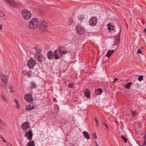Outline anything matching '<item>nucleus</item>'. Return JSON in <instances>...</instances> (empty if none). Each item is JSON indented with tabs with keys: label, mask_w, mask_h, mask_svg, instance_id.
Listing matches in <instances>:
<instances>
[{
	"label": "nucleus",
	"mask_w": 146,
	"mask_h": 146,
	"mask_svg": "<svg viewBox=\"0 0 146 146\" xmlns=\"http://www.w3.org/2000/svg\"><path fill=\"white\" fill-rule=\"evenodd\" d=\"M142 52L141 51V50L140 49H139L137 51V53L139 54H142Z\"/></svg>",
	"instance_id": "nucleus-37"
},
{
	"label": "nucleus",
	"mask_w": 146,
	"mask_h": 146,
	"mask_svg": "<svg viewBox=\"0 0 146 146\" xmlns=\"http://www.w3.org/2000/svg\"><path fill=\"white\" fill-rule=\"evenodd\" d=\"M130 113L132 114V115L133 116V117H136L135 114L136 113V111H134L132 110H131L130 111Z\"/></svg>",
	"instance_id": "nucleus-29"
},
{
	"label": "nucleus",
	"mask_w": 146,
	"mask_h": 146,
	"mask_svg": "<svg viewBox=\"0 0 146 146\" xmlns=\"http://www.w3.org/2000/svg\"><path fill=\"white\" fill-rule=\"evenodd\" d=\"M21 13L22 17L25 20H28L31 18V13L29 10L24 9L22 11Z\"/></svg>",
	"instance_id": "nucleus-3"
},
{
	"label": "nucleus",
	"mask_w": 146,
	"mask_h": 146,
	"mask_svg": "<svg viewBox=\"0 0 146 146\" xmlns=\"http://www.w3.org/2000/svg\"><path fill=\"white\" fill-rule=\"evenodd\" d=\"M39 24L38 20L37 18L32 19L29 23V27L31 29H34L38 27Z\"/></svg>",
	"instance_id": "nucleus-2"
},
{
	"label": "nucleus",
	"mask_w": 146,
	"mask_h": 146,
	"mask_svg": "<svg viewBox=\"0 0 146 146\" xmlns=\"http://www.w3.org/2000/svg\"><path fill=\"white\" fill-rule=\"evenodd\" d=\"M25 99L29 102H31L33 100V96L32 95L30 94H26L24 96Z\"/></svg>",
	"instance_id": "nucleus-9"
},
{
	"label": "nucleus",
	"mask_w": 146,
	"mask_h": 146,
	"mask_svg": "<svg viewBox=\"0 0 146 146\" xmlns=\"http://www.w3.org/2000/svg\"><path fill=\"white\" fill-rule=\"evenodd\" d=\"M31 88H35L36 87V85L34 82H32L31 83Z\"/></svg>",
	"instance_id": "nucleus-27"
},
{
	"label": "nucleus",
	"mask_w": 146,
	"mask_h": 146,
	"mask_svg": "<svg viewBox=\"0 0 146 146\" xmlns=\"http://www.w3.org/2000/svg\"><path fill=\"white\" fill-rule=\"evenodd\" d=\"M67 52V50L63 46H60L58 48L59 53L61 56L63 54L66 53Z\"/></svg>",
	"instance_id": "nucleus-7"
},
{
	"label": "nucleus",
	"mask_w": 146,
	"mask_h": 146,
	"mask_svg": "<svg viewBox=\"0 0 146 146\" xmlns=\"http://www.w3.org/2000/svg\"><path fill=\"white\" fill-rule=\"evenodd\" d=\"M143 76L141 75L139 76V78H138V80L140 81H141V80H143Z\"/></svg>",
	"instance_id": "nucleus-33"
},
{
	"label": "nucleus",
	"mask_w": 146,
	"mask_h": 146,
	"mask_svg": "<svg viewBox=\"0 0 146 146\" xmlns=\"http://www.w3.org/2000/svg\"><path fill=\"white\" fill-rule=\"evenodd\" d=\"M96 146H99L97 143H96Z\"/></svg>",
	"instance_id": "nucleus-46"
},
{
	"label": "nucleus",
	"mask_w": 146,
	"mask_h": 146,
	"mask_svg": "<svg viewBox=\"0 0 146 146\" xmlns=\"http://www.w3.org/2000/svg\"><path fill=\"white\" fill-rule=\"evenodd\" d=\"M48 25L45 22H42L40 25V29L42 31H44L47 28Z\"/></svg>",
	"instance_id": "nucleus-4"
},
{
	"label": "nucleus",
	"mask_w": 146,
	"mask_h": 146,
	"mask_svg": "<svg viewBox=\"0 0 146 146\" xmlns=\"http://www.w3.org/2000/svg\"><path fill=\"white\" fill-rule=\"evenodd\" d=\"M76 31L80 34H82L85 32V30L83 27H81L80 25H78L77 26L76 28Z\"/></svg>",
	"instance_id": "nucleus-8"
},
{
	"label": "nucleus",
	"mask_w": 146,
	"mask_h": 146,
	"mask_svg": "<svg viewBox=\"0 0 146 146\" xmlns=\"http://www.w3.org/2000/svg\"><path fill=\"white\" fill-rule=\"evenodd\" d=\"M83 133L85 138L87 139H90L89 135L87 132L84 131L83 132Z\"/></svg>",
	"instance_id": "nucleus-20"
},
{
	"label": "nucleus",
	"mask_w": 146,
	"mask_h": 146,
	"mask_svg": "<svg viewBox=\"0 0 146 146\" xmlns=\"http://www.w3.org/2000/svg\"><path fill=\"white\" fill-rule=\"evenodd\" d=\"M7 2L13 7L15 8L19 7L20 5L17 3L13 1V0H5Z\"/></svg>",
	"instance_id": "nucleus-5"
},
{
	"label": "nucleus",
	"mask_w": 146,
	"mask_h": 146,
	"mask_svg": "<svg viewBox=\"0 0 146 146\" xmlns=\"http://www.w3.org/2000/svg\"><path fill=\"white\" fill-rule=\"evenodd\" d=\"M108 29H109L110 30H114V29H113V28L111 29V27H114L115 26H113L111 25V24L110 23H109L108 25Z\"/></svg>",
	"instance_id": "nucleus-28"
},
{
	"label": "nucleus",
	"mask_w": 146,
	"mask_h": 146,
	"mask_svg": "<svg viewBox=\"0 0 146 146\" xmlns=\"http://www.w3.org/2000/svg\"><path fill=\"white\" fill-rule=\"evenodd\" d=\"M35 64V62L33 60H30L28 61L27 65L30 68H33Z\"/></svg>",
	"instance_id": "nucleus-11"
},
{
	"label": "nucleus",
	"mask_w": 146,
	"mask_h": 146,
	"mask_svg": "<svg viewBox=\"0 0 146 146\" xmlns=\"http://www.w3.org/2000/svg\"><path fill=\"white\" fill-rule=\"evenodd\" d=\"M35 57L37 58L38 61L40 62L42 61V60L44 59L43 56L42 54L39 55L36 54L35 55Z\"/></svg>",
	"instance_id": "nucleus-16"
},
{
	"label": "nucleus",
	"mask_w": 146,
	"mask_h": 146,
	"mask_svg": "<svg viewBox=\"0 0 146 146\" xmlns=\"http://www.w3.org/2000/svg\"><path fill=\"white\" fill-rule=\"evenodd\" d=\"M73 84L72 83H69L68 85V86L69 88H72L73 87Z\"/></svg>",
	"instance_id": "nucleus-38"
},
{
	"label": "nucleus",
	"mask_w": 146,
	"mask_h": 146,
	"mask_svg": "<svg viewBox=\"0 0 146 146\" xmlns=\"http://www.w3.org/2000/svg\"><path fill=\"white\" fill-rule=\"evenodd\" d=\"M73 23V19L72 18H70L68 20V24L69 25H71Z\"/></svg>",
	"instance_id": "nucleus-26"
},
{
	"label": "nucleus",
	"mask_w": 146,
	"mask_h": 146,
	"mask_svg": "<svg viewBox=\"0 0 146 146\" xmlns=\"http://www.w3.org/2000/svg\"><path fill=\"white\" fill-rule=\"evenodd\" d=\"M36 107L35 106H31L30 105L26 106V109L27 111H31L32 110L35 109Z\"/></svg>",
	"instance_id": "nucleus-17"
},
{
	"label": "nucleus",
	"mask_w": 146,
	"mask_h": 146,
	"mask_svg": "<svg viewBox=\"0 0 146 146\" xmlns=\"http://www.w3.org/2000/svg\"><path fill=\"white\" fill-rule=\"evenodd\" d=\"M102 124L106 126L107 129L108 130L109 129V127L106 123L105 122L103 121L102 122Z\"/></svg>",
	"instance_id": "nucleus-34"
},
{
	"label": "nucleus",
	"mask_w": 146,
	"mask_h": 146,
	"mask_svg": "<svg viewBox=\"0 0 146 146\" xmlns=\"http://www.w3.org/2000/svg\"><path fill=\"white\" fill-rule=\"evenodd\" d=\"M145 143H146V141H145V142H144V143L143 144V145H145Z\"/></svg>",
	"instance_id": "nucleus-47"
},
{
	"label": "nucleus",
	"mask_w": 146,
	"mask_h": 146,
	"mask_svg": "<svg viewBox=\"0 0 146 146\" xmlns=\"http://www.w3.org/2000/svg\"><path fill=\"white\" fill-rule=\"evenodd\" d=\"M35 48L37 53L39 54L42 51V49L39 46H37L36 47H35Z\"/></svg>",
	"instance_id": "nucleus-21"
},
{
	"label": "nucleus",
	"mask_w": 146,
	"mask_h": 146,
	"mask_svg": "<svg viewBox=\"0 0 146 146\" xmlns=\"http://www.w3.org/2000/svg\"><path fill=\"white\" fill-rule=\"evenodd\" d=\"M118 80V79L117 78H115L114 79L113 82L115 83Z\"/></svg>",
	"instance_id": "nucleus-40"
},
{
	"label": "nucleus",
	"mask_w": 146,
	"mask_h": 146,
	"mask_svg": "<svg viewBox=\"0 0 146 146\" xmlns=\"http://www.w3.org/2000/svg\"><path fill=\"white\" fill-rule=\"evenodd\" d=\"M114 52V50H109V51L107 54L106 55V56H107L108 57H110L112 55V54H113V52Z\"/></svg>",
	"instance_id": "nucleus-23"
},
{
	"label": "nucleus",
	"mask_w": 146,
	"mask_h": 146,
	"mask_svg": "<svg viewBox=\"0 0 146 146\" xmlns=\"http://www.w3.org/2000/svg\"><path fill=\"white\" fill-rule=\"evenodd\" d=\"M4 13L0 11V17H3L4 16Z\"/></svg>",
	"instance_id": "nucleus-36"
},
{
	"label": "nucleus",
	"mask_w": 146,
	"mask_h": 146,
	"mask_svg": "<svg viewBox=\"0 0 146 146\" xmlns=\"http://www.w3.org/2000/svg\"><path fill=\"white\" fill-rule=\"evenodd\" d=\"M121 29H120V32L118 33V36L115 37V44L113 45V46H114V45H117L118 44H119V42L120 41V35L121 33Z\"/></svg>",
	"instance_id": "nucleus-10"
},
{
	"label": "nucleus",
	"mask_w": 146,
	"mask_h": 146,
	"mask_svg": "<svg viewBox=\"0 0 146 146\" xmlns=\"http://www.w3.org/2000/svg\"><path fill=\"white\" fill-rule=\"evenodd\" d=\"M94 119H95V121H96V124L97 125H98V121L97 118V117H95L94 118Z\"/></svg>",
	"instance_id": "nucleus-39"
},
{
	"label": "nucleus",
	"mask_w": 146,
	"mask_h": 146,
	"mask_svg": "<svg viewBox=\"0 0 146 146\" xmlns=\"http://www.w3.org/2000/svg\"><path fill=\"white\" fill-rule=\"evenodd\" d=\"M2 29V25H0V30H1Z\"/></svg>",
	"instance_id": "nucleus-44"
},
{
	"label": "nucleus",
	"mask_w": 146,
	"mask_h": 146,
	"mask_svg": "<svg viewBox=\"0 0 146 146\" xmlns=\"http://www.w3.org/2000/svg\"><path fill=\"white\" fill-rule=\"evenodd\" d=\"M47 56L49 60H52L53 59L54 56L52 51H48L47 53Z\"/></svg>",
	"instance_id": "nucleus-14"
},
{
	"label": "nucleus",
	"mask_w": 146,
	"mask_h": 146,
	"mask_svg": "<svg viewBox=\"0 0 146 146\" xmlns=\"http://www.w3.org/2000/svg\"><path fill=\"white\" fill-rule=\"evenodd\" d=\"M58 50L57 49H56L53 53L55 59H58L60 58V56L58 55Z\"/></svg>",
	"instance_id": "nucleus-15"
},
{
	"label": "nucleus",
	"mask_w": 146,
	"mask_h": 146,
	"mask_svg": "<svg viewBox=\"0 0 146 146\" xmlns=\"http://www.w3.org/2000/svg\"><path fill=\"white\" fill-rule=\"evenodd\" d=\"M131 84L132 83L131 82L127 83V84L124 86L125 88L127 89H130V86Z\"/></svg>",
	"instance_id": "nucleus-24"
},
{
	"label": "nucleus",
	"mask_w": 146,
	"mask_h": 146,
	"mask_svg": "<svg viewBox=\"0 0 146 146\" xmlns=\"http://www.w3.org/2000/svg\"><path fill=\"white\" fill-rule=\"evenodd\" d=\"M84 15H82L79 16L78 20L80 22H82L83 21V19H84Z\"/></svg>",
	"instance_id": "nucleus-25"
},
{
	"label": "nucleus",
	"mask_w": 146,
	"mask_h": 146,
	"mask_svg": "<svg viewBox=\"0 0 146 146\" xmlns=\"http://www.w3.org/2000/svg\"><path fill=\"white\" fill-rule=\"evenodd\" d=\"M90 92L88 89H86V90L84 92V94L85 96L88 98H89L90 97Z\"/></svg>",
	"instance_id": "nucleus-19"
},
{
	"label": "nucleus",
	"mask_w": 146,
	"mask_h": 146,
	"mask_svg": "<svg viewBox=\"0 0 146 146\" xmlns=\"http://www.w3.org/2000/svg\"><path fill=\"white\" fill-rule=\"evenodd\" d=\"M3 84H1V87L3 88V89L4 91H5L7 90L6 86L7 84V83L6 82H3Z\"/></svg>",
	"instance_id": "nucleus-22"
},
{
	"label": "nucleus",
	"mask_w": 146,
	"mask_h": 146,
	"mask_svg": "<svg viewBox=\"0 0 146 146\" xmlns=\"http://www.w3.org/2000/svg\"><path fill=\"white\" fill-rule=\"evenodd\" d=\"M25 133L26 134L25 135V136L27 137L30 141L28 144L26 145V146H35L34 141L33 140H32L33 134L31 129H30L29 132H25Z\"/></svg>",
	"instance_id": "nucleus-1"
},
{
	"label": "nucleus",
	"mask_w": 146,
	"mask_h": 146,
	"mask_svg": "<svg viewBox=\"0 0 146 146\" xmlns=\"http://www.w3.org/2000/svg\"><path fill=\"white\" fill-rule=\"evenodd\" d=\"M0 123H1V124L3 125H6V122H4L1 119L0 120Z\"/></svg>",
	"instance_id": "nucleus-32"
},
{
	"label": "nucleus",
	"mask_w": 146,
	"mask_h": 146,
	"mask_svg": "<svg viewBox=\"0 0 146 146\" xmlns=\"http://www.w3.org/2000/svg\"><path fill=\"white\" fill-rule=\"evenodd\" d=\"M144 31L145 32H146V29H144Z\"/></svg>",
	"instance_id": "nucleus-45"
},
{
	"label": "nucleus",
	"mask_w": 146,
	"mask_h": 146,
	"mask_svg": "<svg viewBox=\"0 0 146 146\" xmlns=\"http://www.w3.org/2000/svg\"><path fill=\"white\" fill-rule=\"evenodd\" d=\"M121 137V138L123 140V141L125 142H127L128 139H127L123 135H122Z\"/></svg>",
	"instance_id": "nucleus-30"
},
{
	"label": "nucleus",
	"mask_w": 146,
	"mask_h": 146,
	"mask_svg": "<svg viewBox=\"0 0 146 146\" xmlns=\"http://www.w3.org/2000/svg\"><path fill=\"white\" fill-rule=\"evenodd\" d=\"M14 101L16 102L17 104H19L17 100L16 99H14Z\"/></svg>",
	"instance_id": "nucleus-42"
},
{
	"label": "nucleus",
	"mask_w": 146,
	"mask_h": 146,
	"mask_svg": "<svg viewBox=\"0 0 146 146\" xmlns=\"http://www.w3.org/2000/svg\"><path fill=\"white\" fill-rule=\"evenodd\" d=\"M23 130L25 131V130L29 127V124L28 122L23 123L21 126Z\"/></svg>",
	"instance_id": "nucleus-13"
},
{
	"label": "nucleus",
	"mask_w": 146,
	"mask_h": 146,
	"mask_svg": "<svg viewBox=\"0 0 146 146\" xmlns=\"http://www.w3.org/2000/svg\"><path fill=\"white\" fill-rule=\"evenodd\" d=\"M0 76L3 82H7L8 79V76L7 75L2 74L0 75Z\"/></svg>",
	"instance_id": "nucleus-12"
},
{
	"label": "nucleus",
	"mask_w": 146,
	"mask_h": 146,
	"mask_svg": "<svg viewBox=\"0 0 146 146\" xmlns=\"http://www.w3.org/2000/svg\"><path fill=\"white\" fill-rule=\"evenodd\" d=\"M1 97L5 101H7V100L6 98L4 96V95L3 93H2L1 95Z\"/></svg>",
	"instance_id": "nucleus-31"
},
{
	"label": "nucleus",
	"mask_w": 146,
	"mask_h": 146,
	"mask_svg": "<svg viewBox=\"0 0 146 146\" xmlns=\"http://www.w3.org/2000/svg\"><path fill=\"white\" fill-rule=\"evenodd\" d=\"M19 104H17V106L16 107L18 109V110L19 109Z\"/></svg>",
	"instance_id": "nucleus-43"
},
{
	"label": "nucleus",
	"mask_w": 146,
	"mask_h": 146,
	"mask_svg": "<svg viewBox=\"0 0 146 146\" xmlns=\"http://www.w3.org/2000/svg\"><path fill=\"white\" fill-rule=\"evenodd\" d=\"M97 22V19L95 17H92L89 21V23L92 26H94L96 25Z\"/></svg>",
	"instance_id": "nucleus-6"
},
{
	"label": "nucleus",
	"mask_w": 146,
	"mask_h": 146,
	"mask_svg": "<svg viewBox=\"0 0 146 146\" xmlns=\"http://www.w3.org/2000/svg\"><path fill=\"white\" fill-rule=\"evenodd\" d=\"M93 137L94 139H97V136L95 133L93 134Z\"/></svg>",
	"instance_id": "nucleus-35"
},
{
	"label": "nucleus",
	"mask_w": 146,
	"mask_h": 146,
	"mask_svg": "<svg viewBox=\"0 0 146 146\" xmlns=\"http://www.w3.org/2000/svg\"><path fill=\"white\" fill-rule=\"evenodd\" d=\"M0 137L1 139H3V141L4 142H6V140L4 139L2 137L1 135Z\"/></svg>",
	"instance_id": "nucleus-41"
},
{
	"label": "nucleus",
	"mask_w": 146,
	"mask_h": 146,
	"mask_svg": "<svg viewBox=\"0 0 146 146\" xmlns=\"http://www.w3.org/2000/svg\"><path fill=\"white\" fill-rule=\"evenodd\" d=\"M102 92V90L101 88H99L95 90L94 94L96 95H100Z\"/></svg>",
	"instance_id": "nucleus-18"
}]
</instances>
